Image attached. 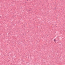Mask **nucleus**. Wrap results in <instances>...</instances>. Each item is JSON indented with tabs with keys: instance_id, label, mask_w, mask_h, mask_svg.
Segmentation results:
<instances>
[{
	"instance_id": "obj_2",
	"label": "nucleus",
	"mask_w": 65,
	"mask_h": 65,
	"mask_svg": "<svg viewBox=\"0 0 65 65\" xmlns=\"http://www.w3.org/2000/svg\"><path fill=\"white\" fill-rule=\"evenodd\" d=\"M0 18H1V17L0 16Z\"/></svg>"
},
{
	"instance_id": "obj_1",
	"label": "nucleus",
	"mask_w": 65,
	"mask_h": 65,
	"mask_svg": "<svg viewBox=\"0 0 65 65\" xmlns=\"http://www.w3.org/2000/svg\"><path fill=\"white\" fill-rule=\"evenodd\" d=\"M56 40L54 39V41H56Z\"/></svg>"
}]
</instances>
